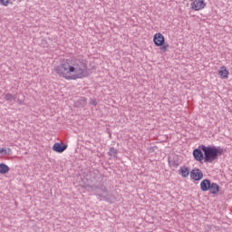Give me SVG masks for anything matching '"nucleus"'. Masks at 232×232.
Listing matches in <instances>:
<instances>
[{
    "label": "nucleus",
    "instance_id": "nucleus-17",
    "mask_svg": "<svg viewBox=\"0 0 232 232\" xmlns=\"http://www.w3.org/2000/svg\"><path fill=\"white\" fill-rule=\"evenodd\" d=\"M169 163L171 164L173 168H179V162L175 160H169Z\"/></svg>",
    "mask_w": 232,
    "mask_h": 232
},
{
    "label": "nucleus",
    "instance_id": "nucleus-14",
    "mask_svg": "<svg viewBox=\"0 0 232 232\" xmlns=\"http://www.w3.org/2000/svg\"><path fill=\"white\" fill-rule=\"evenodd\" d=\"M118 153H119V151L113 147L111 148L110 150H109L110 157H117Z\"/></svg>",
    "mask_w": 232,
    "mask_h": 232
},
{
    "label": "nucleus",
    "instance_id": "nucleus-4",
    "mask_svg": "<svg viewBox=\"0 0 232 232\" xmlns=\"http://www.w3.org/2000/svg\"><path fill=\"white\" fill-rule=\"evenodd\" d=\"M153 43L155 46H164L166 39L164 38V35L162 34L157 33L156 34H154Z\"/></svg>",
    "mask_w": 232,
    "mask_h": 232
},
{
    "label": "nucleus",
    "instance_id": "nucleus-20",
    "mask_svg": "<svg viewBox=\"0 0 232 232\" xmlns=\"http://www.w3.org/2000/svg\"><path fill=\"white\" fill-rule=\"evenodd\" d=\"M0 153H1V155H3V153H4V155H6L8 152L6 151V149L1 148L0 149Z\"/></svg>",
    "mask_w": 232,
    "mask_h": 232
},
{
    "label": "nucleus",
    "instance_id": "nucleus-22",
    "mask_svg": "<svg viewBox=\"0 0 232 232\" xmlns=\"http://www.w3.org/2000/svg\"><path fill=\"white\" fill-rule=\"evenodd\" d=\"M42 44H44V46H46V44H47L46 40L43 39L42 40Z\"/></svg>",
    "mask_w": 232,
    "mask_h": 232
},
{
    "label": "nucleus",
    "instance_id": "nucleus-3",
    "mask_svg": "<svg viewBox=\"0 0 232 232\" xmlns=\"http://www.w3.org/2000/svg\"><path fill=\"white\" fill-rule=\"evenodd\" d=\"M190 179L196 181L202 180L204 179V173L200 169L195 168L190 171Z\"/></svg>",
    "mask_w": 232,
    "mask_h": 232
},
{
    "label": "nucleus",
    "instance_id": "nucleus-16",
    "mask_svg": "<svg viewBox=\"0 0 232 232\" xmlns=\"http://www.w3.org/2000/svg\"><path fill=\"white\" fill-rule=\"evenodd\" d=\"M168 48H169V44H163L162 46H160V50L163 52V53H166V52H168Z\"/></svg>",
    "mask_w": 232,
    "mask_h": 232
},
{
    "label": "nucleus",
    "instance_id": "nucleus-18",
    "mask_svg": "<svg viewBox=\"0 0 232 232\" xmlns=\"http://www.w3.org/2000/svg\"><path fill=\"white\" fill-rule=\"evenodd\" d=\"M0 3L3 5V6H8L10 0H0Z\"/></svg>",
    "mask_w": 232,
    "mask_h": 232
},
{
    "label": "nucleus",
    "instance_id": "nucleus-11",
    "mask_svg": "<svg viewBox=\"0 0 232 232\" xmlns=\"http://www.w3.org/2000/svg\"><path fill=\"white\" fill-rule=\"evenodd\" d=\"M221 79H227V75H229V71L226 68V66H222L221 70L218 71Z\"/></svg>",
    "mask_w": 232,
    "mask_h": 232
},
{
    "label": "nucleus",
    "instance_id": "nucleus-1",
    "mask_svg": "<svg viewBox=\"0 0 232 232\" xmlns=\"http://www.w3.org/2000/svg\"><path fill=\"white\" fill-rule=\"evenodd\" d=\"M54 72L60 77L68 81L82 79L88 75V62L82 58L63 61L54 67Z\"/></svg>",
    "mask_w": 232,
    "mask_h": 232
},
{
    "label": "nucleus",
    "instance_id": "nucleus-6",
    "mask_svg": "<svg viewBox=\"0 0 232 232\" xmlns=\"http://www.w3.org/2000/svg\"><path fill=\"white\" fill-rule=\"evenodd\" d=\"M94 188H95V189H100V191H102V193H105V195H106V196H104L102 194H98V197H101L106 202L110 201V198L108 197V188H106V187L104 185L100 184L98 186H94Z\"/></svg>",
    "mask_w": 232,
    "mask_h": 232
},
{
    "label": "nucleus",
    "instance_id": "nucleus-13",
    "mask_svg": "<svg viewBox=\"0 0 232 232\" xmlns=\"http://www.w3.org/2000/svg\"><path fill=\"white\" fill-rule=\"evenodd\" d=\"M5 101H8L9 102H15L17 97L12 93L5 94Z\"/></svg>",
    "mask_w": 232,
    "mask_h": 232
},
{
    "label": "nucleus",
    "instance_id": "nucleus-10",
    "mask_svg": "<svg viewBox=\"0 0 232 232\" xmlns=\"http://www.w3.org/2000/svg\"><path fill=\"white\" fill-rule=\"evenodd\" d=\"M179 171V175H181L183 179H186V177L189 176V168H188L187 166L181 167Z\"/></svg>",
    "mask_w": 232,
    "mask_h": 232
},
{
    "label": "nucleus",
    "instance_id": "nucleus-5",
    "mask_svg": "<svg viewBox=\"0 0 232 232\" xmlns=\"http://www.w3.org/2000/svg\"><path fill=\"white\" fill-rule=\"evenodd\" d=\"M192 10L198 12V10H202L206 7V2L204 0H195L190 4Z\"/></svg>",
    "mask_w": 232,
    "mask_h": 232
},
{
    "label": "nucleus",
    "instance_id": "nucleus-12",
    "mask_svg": "<svg viewBox=\"0 0 232 232\" xmlns=\"http://www.w3.org/2000/svg\"><path fill=\"white\" fill-rule=\"evenodd\" d=\"M10 171V167L5 163H0V174L6 175Z\"/></svg>",
    "mask_w": 232,
    "mask_h": 232
},
{
    "label": "nucleus",
    "instance_id": "nucleus-8",
    "mask_svg": "<svg viewBox=\"0 0 232 232\" xmlns=\"http://www.w3.org/2000/svg\"><path fill=\"white\" fill-rule=\"evenodd\" d=\"M211 188V180L209 179H203L200 182V189L201 191H209Z\"/></svg>",
    "mask_w": 232,
    "mask_h": 232
},
{
    "label": "nucleus",
    "instance_id": "nucleus-7",
    "mask_svg": "<svg viewBox=\"0 0 232 232\" xmlns=\"http://www.w3.org/2000/svg\"><path fill=\"white\" fill-rule=\"evenodd\" d=\"M67 149H68V145H66L64 143L56 142L53 146V150L56 153H63V152L66 151Z\"/></svg>",
    "mask_w": 232,
    "mask_h": 232
},
{
    "label": "nucleus",
    "instance_id": "nucleus-21",
    "mask_svg": "<svg viewBox=\"0 0 232 232\" xmlns=\"http://www.w3.org/2000/svg\"><path fill=\"white\" fill-rule=\"evenodd\" d=\"M92 104L93 106H97V101H96V100H92Z\"/></svg>",
    "mask_w": 232,
    "mask_h": 232
},
{
    "label": "nucleus",
    "instance_id": "nucleus-9",
    "mask_svg": "<svg viewBox=\"0 0 232 232\" xmlns=\"http://www.w3.org/2000/svg\"><path fill=\"white\" fill-rule=\"evenodd\" d=\"M212 195H217L220 191V186L217 183H211L209 190Z\"/></svg>",
    "mask_w": 232,
    "mask_h": 232
},
{
    "label": "nucleus",
    "instance_id": "nucleus-2",
    "mask_svg": "<svg viewBox=\"0 0 232 232\" xmlns=\"http://www.w3.org/2000/svg\"><path fill=\"white\" fill-rule=\"evenodd\" d=\"M222 153H224V149L220 147H206V145H200L199 149H195L193 150L192 155L195 160H198V162H202V160H204L206 163H211L214 160H217V159H218Z\"/></svg>",
    "mask_w": 232,
    "mask_h": 232
},
{
    "label": "nucleus",
    "instance_id": "nucleus-15",
    "mask_svg": "<svg viewBox=\"0 0 232 232\" xmlns=\"http://www.w3.org/2000/svg\"><path fill=\"white\" fill-rule=\"evenodd\" d=\"M79 104L82 108H84V106H86V98L80 99L76 105L79 106Z\"/></svg>",
    "mask_w": 232,
    "mask_h": 232
},
{
    "label": "nucleus",
    "instance_id": "nucleus-19",
    "mask_svg": "<svg viewBox=\"0 0 232 232\" xmlns=\"http://www.w3.org/2000/svg\"><path fill=\"white\" fill-rule=\"evenodd\" d=\"M92 177H93V179H97V175H99V170H92L91 172Z\"/></svg>",
    "mask_w": 232,
    "mask_h": 232
}]
</instances>
